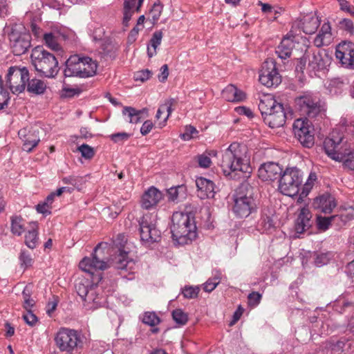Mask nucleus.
<instances>
[{
	"label": "nucleus",
	"instance_id": "nucleus-1",
	"mask_svg": "<svg viewBox=\"0 0 354 354\" xmlns=\"http://www.w3.org/2000/svg\"><path fill=\"white\" fill-rule=\"evenodd\" d=\"M127 239L126 236L119 234L113 241L112 252L113 257L111 261H105L102 257L101 248L106 246V243H100L95 248L91 257H84L79 264L80 269L94 275L97 270H104L109 267H113L117 270L122 271H131L135 266L133 260L128 258V251L125 249Z\"/></svg>",
	"mask_w": 354,
	"mask_h": 354
},
{
	"label": "nucleus",
	"instance_id": "nucleus-2",
	"mask_svg": "<svg viewBox=\"0 0 354 354\" xmlns=\"http://www.w3.org/2000/svg\"><path fill=\"white\" fill-rule=\"evenodd\" d=\"M250 156L248 147L232 142L223 152L220 166L225 176L232 179H245L250 173Z\"/></svg>",
	"mask_w": 354,
	"mask_h": 354
},
{
	"label": "nucleus",
	"instance_id": "nucleus-3",
	"mask_svg": "<svg viewBox=\"0 0 354 354\" xmlns=\"http://www.w3.org/2000/svg\"><path fill=\"white\" fill-rule=\"evenodd\" d=\"M344 129L347 133H352L354 131V120L347 117L341 118L336 128L330 133L324 142V149L327 155L335 160H342L343 153L342 144L344 139V135L342 132Z\"/></svg>",
	"mask_w": 354,
	"mask_h": 354
},
{
	"label": "nucleus",
	"instance_id": "nucleus-4",
	"mask_svg": "<svg viewBox=\"0 0 354 354\" xmlns=\"http://www.w3.org/2000/svg\"><path fill=\"white\" fill-rule=\"evenodd\" d=\"M171 232L174 240L186 243L196 237V227L189 214L176 212L171 217Z\"/></svg>",
	"mask_w": 354,
	"mask_h": 354
},
{
	"label": "nucleus",
	"instance_id": "nucleus-5",
	"mask_svg": "<svg viewBox=\"0 0 354 354\" xmlns=\"http://www.w3.org/2000/svg\"><path fill=\"white\" fill-rule=\"evenodd\" d=\"M97 64L91 57L77 54L71 55L66 62L65 77H88L93 76Z\"/></svg>",
	"mask_w": 354,
	"mask_h": 354
},
{
	"label": "nucleus",
	"instance_id": "nucleus-6",
	"mask_svg": "<svg viewBox=\"0 0 354 354\" xmlns=\"http://www.w3.org/2000/svg\"><path fill=\"white\" fill-rule=\"evenodd\" d=\"M35 70L46 77H54L59 71L58 61L55 55L42 46L34 48L30 55Z\"/></svg>",
	"mask_w": 354,
	"mask_h": 354
},
{
	"label": "nucleus",
	"instance_id": "nucleus-7",
	"mask_svg": "<svg viewBox=\"0 0 354 354\" xmlns=\"http://www.w3.org/2000/svg\"><path fill=\"white\" fill-rule=\"evenodd\" d=\"M75 290L84 305L89 308H96L102 303L101 289L97 283L88 279H79L75 283Z\"/></svg>",
	"mask_w": 354,
	"mask_h": 354
},
{
	"label": "nucleus",
	"instance_id": "nucleus-8",
	"mask_svg": "<svg viewBox=\"0 0 354 354\" xmlns=\"http://www.w3.org/2000/svg\"><path fill=\"white\" fill-rule=\"evenodd\" d=\"M304 173L297 167H288L279 179L280 192L288 196H296L303 183Z\"/></svg>",
	"mask_w": 354,
	"mask_h": 354
},
{
	"label": "nucleus",
	"instance_id": "nucleus-9",
	"mask_svg": "<svg viewBox=\"0 0 354 354\" xmlns=\"http://www.w3.org/2000/svg\"><path fill=\"white\" fill-rule=\"evenodd\" d=\"M8 39L13 53L17 56L26 53L31 46V36L21 24L11 26Z\"/></svg>",
	"mask_w": 354,
	"mask_h": 354
},
{
	"label": "nucleus",
	"instance_id": "nucleus-10",
	"mask_svg": "<svg viewBox=\"0 0 354 354\" xmlns=\"http://www.w3.org/2000/svg\"><path fill=\"white\" fill-rule=\"evenodd\" d=\"M56 346L62 352L72 353L82 345V339L77 330L61 328L55 335Z\"/></svg>",
	"mask_w": 354,
	"mask_h": 354
},
{
	"label": "nucleus",
	"instance_id": "nucleus-11",
	"mask_svg": "<svg viewBox=\"0 0 354 354\" xmlns=\"http://www.w3.org/2000/svg\"><path fill=\"white\" fill-rule=\"evenodd\" d=\"M246 185H242L236 192L234 196V205L232 210L235 215L239 218H246L253 212L256 211L257 205L251 194L243 193Z\"/></svg>",
	"mask_w": 354,
	"mask_h": 354
},
{
	"label": "nucleus",
	"instance_id": "nucleus-12",
	"mask_svg": "<svg viewBox=\"0 0 354 354\" xmlns=\"http://www.w3.org/2000/svg\"><path fill=\"white\" fill-rule=\"evenodd\" d=\"M140 240L142 242L152 243L160 240L161 232L156 227V216L146 214L139 220Z\"/></svg>",
	"mask_w": 354,
	"mask_h": 354
},
{
	"label": "nucleus",
	"instance_id": "nucleus-13",
	"mask_svg": "<svg viewBox=\"0 0 354 354\" xmlns=\"http://www.w3.org/2000/svg\"><path fill=\"white\" fill-rule=\"evenodd\" d=\"M306 63L310 70L319 71L326 69L330 65V58L324 50L308 48L300 60V64L304 66Z\"/></svg>",
	"mask_w": 354,
	"mask_h": 354
},
{
	"label": "nucleus",
	"instance_id": "nucleus-14",
	"mask_svg": "<svg viewBox=\"0 0 354 354\" xmlns=\"http://www.w3.org/2000/svg\"><path fill=\"white\" fill-rule=\"evenodd\" d=\"M29 79V73L26 68L11 66L6 75V84L13 93H20L25 90Z\"/></svg>",
	"mask_w": 354,
	"mask_h": 354
},
{
	"label": "nucleus",
	"instance_id": "nucleus-15",
	"mask_svg": "<svg viewBox=\"0 0 354 354\" xmlns=\"http://www.w3.org/2000/svg\"><path fill=\"white\" fill-rule=\"evenodd\" d=\"M259 80L267 87H275L281 83V77L273 59H268L263 63Z\"/></svg>",
	"mask_w": 354,
	"mask_h": 354
},
{
	"label": "nucleus",
	"instance_id": "nucleus-16",
	"mask_svg": "<svg viewBox=\"0 0 354 354\" xmlns=\"http://www.w3.org/2000/svg\"><path fill=\"white\" fill-rule=\"evenodd\" d=\"M295 137L305 147L310 148L314 145V136L311 122L307 118L297 119L293 123Z\"/></svg>",
	"mask_w": 354,
	"mask_h": 354
},
{
	"label": "nucleus",
	"instance_id": "nucleus-17",
	"mask_svg": "<svg viewBox=\"0 0 354 354\" xmlns=\"http://www.w3.org/2000/svg\"><path fill=\"white\" fill-rule=\"evenodd\" d=\"M295 104L300 114L310 118L317 117L321 112L320 105L310 95H304L297 97L295 99Z\"/></svg>",
	"mask_w": 354,
	"mask_h": 354
},
{
	"label": "nucleus",
	"instance_id": "nucleus-18",
	"mask_svg": "<svg viewBox=\"0 0 354 354\" xmlns=\"http://www.w3.org/2000/svg\"><path fill=\"white\" fill-rule=\"evenodd\" d=\"M288 114L291 115L290 107H285L283 104H279L274 110L263 117V121L271 128L280 127L285 124Z\"/></svg>",
	"mask_w": 354,
	"mask_h": 354
},
{
	"label": "nucleus",
	"instance_id": "nucleus-19",
	"mask_svg": "<svg viewBox=\"0 0 354 354\" xmlns=\"http://www.w3.org/2000/svg\"><path fill=\"white\" fill-rule=\"evenodd\" d=\"M336 58L346 68L354 69V44L342 41L336 47Z\"/></svg>",
	"mask_w": 354,
	"mask_h": 354
},
{
	"label": "nucleus",
	"instance_id": "nucleus-20",
	"mask_svg": "<svg viewBox=\"0 0 354 354\" xmlns=\"http://www.w3.org/2000/svg\"><path fill=\"white\" fill-rule=\"evenodd\" d=\"M43 129L38 125L32 126L28 131L26 129L19 130L18 134L23 141V150L30 152L39 142V133Z\"/></svg>",
	"mask_w": 354,
	"mask_h": 354
},
{
	"label": "nucleus",
	"instance_id": "nucleus-21",
	"mask_svg": "<svg viewBox=\"0 0 354 354\" xmlns=\"http://www.w3.org/2000/svg\"><path fill=\"white\" fill-rule=\"evenodd\" d=\"M282 174V168L279 164L273 162L261 165L258 170L259 177L264 181L274 180L281 178Z\"/></svg>",
	"mask_w": 354,
	"mask_h": 354
},
{
	"label": "nucleus",
	"instance_id": "nucleus-22",
	"mask_svg": "<svg viewBox=\"0 0 354 354\" xmlns=\"http://www.w3.org/2000/svg\"><path fill=\"white\" fill-rule=\"evenodd\" d=\"M313 206L315 209L324 214H330L336 207V202L333 196L324 194L315 199Z\"/></svg>",
	"mask_w": 354,
	"mask_h": 354
},
{
	"label": "nucleus",
	"instance_id": "nucleus-23",
	"mask_svg": "<svg viewBox=\"0 0 354 354\" xmlns=\"http://www.w3.org/2000/svg\"><path fill=\"white\" fill-rule=\"evenodd\" d=\"M196 185L198 188L197 194L201 199L214 198L215 194L214 184L212 181L200 177L196 180Z\"/></svg>",
	"mask_w": 354,
	"mask_h": 354
},
{
	"label": "nucleus",
	"instance_id": "nucleus-24",
	"mask_svg": "<svg viewBox=\"0 0 354 354\" xmlns=\"http://www.w3.org/2000/svg\"><path fill=\"white\" fill-rule=\"evenodd\" d=\"M162 193L156 187H151L142 198V207L149 209L156 206L162 199Z\"/></svg>",
	"mask_w": 354,
	"mask_h": 354
},
{
	"label": "nucleus",
	"instance_id": "nucleus-25",
	"mask_svg": "<svg viewBox=\"0 0 354 354\" xmlns=\"http://www.w3.org/2000/svg\"><path fill=\"white\" fill-rule=\"evenodd\" d=\"M311 213L308 208L303 207L295 221V230L297 233L302 234L311 226Z\"/></svg>",
	"mask_w": 354,
	"mask_h": 354
},
{
	"label": "nucleus",
	"instance_id": "nucleus-26",
	"mask_svg": "<svg viewBox=\"0 0 354 354\" xmlns=\"http://www.w3.org/2000/svg\"><path fill=\"white\" fill-rule=\"evenodd\" d=\"M295 47V36L287 35L283 38L276 49V53L281 59L289 58Z\"/></svg>",
	"mask_w": 354,
	"mask_h": 354
},
{
	"label": "nucleus",
	"instance_id": "nucleus-27",
	"mask_svg": "<svg viewBox=\"0 0 354 354\" xmlns=\"http://www.w3.org/2000/svg\"><path fill=\"white\" fill-rule=\"evenodd\" d=\"M274 210L269 207L263 208L261 211V216L258 222L257 227L263 232H270L274 228V223L272 219Z\"/></svg>",
	"mask_w": 354,
	"mask_h": 354
},
{
	"label": "nucleus",
	"instance_id": "nucleus-28",
	"mask_svg": "<svg viewBox=\"0 0 354 354\" xmlns=\"http://www.w3.org/2000/svg\"><path fill=\"white\" fill-rule=\"evenodd\" d=\"M320 24V21L315 15L309 14L304 16L299 23L298 26L302 29L306 34H313L315 32Z\"/></svg>",
	"mask_w": 354,
	"mask_h": 354
},
{
	"label": "nucleus",
	"instance_id": "nucleus-29",
	"mask_svg": "<svg viewBox=\"0 0 354 354\" xmlns=\"http://www.w3.org/2000/svg\"><path fill=\"white\" fill-rule=\"evenodd\" d=\"M331 28L329 23H324L319 34L315 38L313 43L316 47L327 46L332 41Z\"/></svg>",
	"mask_w": 354,
	"mask_h": 354
},
{
	"label": "nucleus",
	"instance_id": "nucleus-30",
	"mask_svg": "<svg viewBox=\"0 0 354 354\" xmlns=\"http://www.w3.org/2000/svg\"><path fill=\"white\" fill-rule=\"evenodd\" d=\"M223 97L228 102H239L245 98V94L234 85L230 84L222 91Z\"/></svg>",
	"mask_w": 354,
	"mask_h": 354
},
{
	"label": "nucleus",
	"instance_id": "nucleus-31",
	"mask_svg": "<svg viewBox=\"0 0 354 354\" xmlns=\"http://www.w3.org/2000/svg\"><path fill=\"white\" fill-rule=\"evenodd\" d=\"M145 109L137 110L131 106H124L122 110V115L126 122L132 124H137L140 122L142 115Z\"/></svg>",
	"mask_w": 354,
	"mask_h": 354
},
{
	"label": "nucleus",
	"instance_id": "nucleus-32",
	"mask_svg": "<svg viewBox=\"0 0 354 354\" xmlns=\"http://www.w3.org/2000/svg\"><path fill=\"white\" fill-rule=\"evenodd\" d=\"M26 88L28 92L39 95L45 91L46 85L42 80L34 78L27 82Z\"/></svg>",
	"mask_w": 354,
	"mask_h": 354
},
{
	"label": "nucleus",
	"instance_id": "nucleus-33",
	"mask_svg": "<svg viewBox=\"0 0 354 354\" xmlns=\"http://www.w3.org/2000/svg\"><path fill=\"white\" fill-rule=\"evenodd\" d=\"M162 37L163 34L161 30H158L153 33L149 45L147 46V55L149 57H152L156 54V49L161 44Z\"/></svg>",
	"mask_w": 354,
	"mask_h": 354
},
{
	"label": "nucleus",
	"instance_id": "nucleus-34",
	"mask_svg": "<svg viewBox=\"0 0 354 354\" xmlns=\"http://www.w3.org/2000/svg\"><path fill=\"white\" fill-rule=\"evenodd\" d=\"M279 103H277L274 98L269 96H266L260 100L259 104V109L261 111L262 116L263 117L268 113H270L274 110V108H275L277 105H279Z\"/></svg>",
	"mask_w": 354,
	"mask_h": 354
},
{
	"label": "nucleus",
	"instance_id": "nucleus-35",
	"mask_svg": "<svg viewBox=\"0 0 354 354\" xmlns=\"http://www.w3.org/2000/svg\"><path fill=\"white\" fill-rule=\"evenodd\" d=\"M316 180H317L316 174L311 172L309 174L306 182L305 183V184L304 185V186L302 187L301 193L300 194V195L297 199L298 203H301L303 200V198L307 196V195L308 194V193L313 188L314 183L316 181Z\"/></svg>",
	"mask_w": 354,
	"mask_h": 354
},
{
	"label": "nucleus",
	"instance_id": "nucleus-36",
	"mask_svg": "<svg viewBox=\"0 0 354 354\" xmlns=\"http://www.w3.org/2000/svg\"><path fill=\"white\" fill-rule=\"evenodd\" d=\"M44 44L51 50L57 51L61 49L58 43V37L53 32L44 33L43 35Z\"/></svg>",
	"mask_w": 354,
	"mask_h": 354
},
{
	"label": "nucleus",
	"instance_id": "nucleus-37",
	"mask_svg": "<svg viewBox=\"0 0 354 354\" xmlns=\"http://www.w3.org/2000/svg\"><path fill=\"white\" fill-rule=\"evenodd\" d=\"M32 292V284L26 285L22 292V297L24 299V307L26 310L30 309L35 305V301L32 298H31Z\"/></svg>",
	"mask_w": 354,
	"mask_h": 354
},
{
	"label": "nucleus",
	"instance_id": "nucleus-38",
	"mask_svg": "<svg viewBox=\"0 0 354 354\" xmlns=\"http://www.w3.org/2000/svg\"><path fill=\"white\" fill-rule=\"evenodd\" d=\"M38 240V232L34 227L25 235V244L30 249H34L37 247Z\"/></svg>",
	"mask_w": 354,
	"mask_h": 354
},
{
	"label": "nucleus",
	"instance_id": "nucleus-39",
	"mask_svg": "<svg viewBox=\"0 0 354 354\" xmlns=\"http://www.w3.org/2000/svg\"><path fill=\"white\" fill-rule=\"evenodd\" d=\"M186 188L184 185L173 187L167 190L168 198L169 201H175L179 197H184Z\"/></svg>",
	"mask_w": 354,
	"mask_h": 354
},
{
	"label": "nucleus",
	"instance_id": "nucleus-40",
	"mask_svg": "<svg viewBox=\"0 0 354 354\" xmlns=\"http://www.w3.org/2000/svg\"><path fill=\"white\" fill-rule=\"evenodd\" d=\"M22 222L21 216H15L11 218V231L14 234L20 236L24 232V227Z\"/></svg>",
	"mask_w": 354,
	"mask_h": 354
},
{
	"label": "nucleus",
	"instance_id": "nucleus-41",
	"mask_svg": "<svg viewBox=\"0 0 354 354\" xmlns=\"http://www.w3.org/2000/svg\"><path fill=\"white\" fill-rule=\"evenodd\" d=\"M172 317L175 322L179 325H185L188 321L187 315L181 309H176L172 312Z\"/></svg>",
	"mask_w": 354,
	"mask_h": 354
},
{
	"label": "nucleus",
	"instance_id": "nucleus-42",
	"mask_svg": "<svg viewBox=\"0 0 354 354\" xmlns=\"http://www.w3.org/2000/svg\"><path fill=\"white\" fill-rule=\"evenodd\" d=\"M221 274L217 273L214 278L209 279L205 283L203 289L205 292H211L220 283Z\"/></svg>",
	"mask_w": 354,
	"mask_h": 354
},
{
	"label": "nucleus",
	"instance_id": "nucleus-43",
	"mask_svg": "<svg viewBox=\"0 0 354 354\" xmlns=\"http://www.w3.org/2000/svg\"><path fill=\"white\" fill-rule=\"evenodd\" d=\"M160 318L156 314L151 312L145 313L142 318L143 323L151 326H156L160 323Z\"/></svg>",
	"mask_w": 354,
	"mask_h": 354
},
{
	"label": "nucleus",
	"instance_id": "nucleus-44",
	"mask_svg": "<svg viewBox=\"0 0 354 354\" xmlns=\"http://www.w3.org/2000/svg\"><path fill=\"white\" fill-rule=\"evenodd\" d=\"M331 257L332 255L330 252L317 254L315 258V264L317 267L326 265L331 259Z\"/></svg>",
	"mask_w": 354,
	"mask_h": 354
},
{
	"label": "nucleus",
	"instance_id": "nucleus-45",
	"mask_svg": "<svg viewBox=\"0 0 354 354\" xmlns=\"http://www.w3.org/2000/svg\"><path fill=\"white\" fill-rule=\"evenodd\" d=\"M196 159L200 167L208 168L212 165L210 154H207V153H203L196 156Z\"/></svg>",
	"mask_w": 354,
	"mask_h": 354
},
{
	"label": "nucleus",
	"instance_id": "nucleus-46",
	"mask_svg": "<svg viewBox=\"0 0 354 354\" xmlns=\"http://www.w3.org/2000/svg\"><path fill=\"white\" fill-rule=\"evenodd\" d=\"M335 216L330 217H323L321 216H317V226L319 230H326L331 225L332 221L334 219Z\"/></svg>",
	"mask_w": 354,
	"mask_h": 354
},
{
	"label": "nucleus",
	"instance_id": "nucleus-47",
	"mask_svg": "<svg viewBox=\"0 0 354 354\" xmlns=\"http://www.w3.org/2000/svg\"><path fill=\"white\" fill-rule=\"evenodd\" d=\"M77 150L81 153L82 156L86 159L92 158L95 154L93 148L86 144L78 147Z\"/></svg>",
	"mask_w": 354,
	"mask_h": 354
},
{
	"label": "nucleus",
	"instance_id": "nucleus-48",
	"mask_svg": "<svg viewBox=\"0 0 354 354\" xmlns=\"http://www.w3.org/2000/svg\"><path fill=\"white\" fill-rule=\"evenodd\" d=\"M9 99V93L3 88L1 77L0 76V110L7 106Z\"/></svg>",
	"mask_w": 354,
	"mask_h": 354
},
{
	"label": "nucleus",
	"instance_id": "nucleus-49",
	"mask_svg": "<svg viewBox=\"0 0 354 354\" xmlns=\"http://www.w3.org/2000/svg\"><path fill=\"white\" fill-rule=\"evenodd\" d=\"M21 266L27 268L32 266V259L29 253L22 250L19 255Z\"/></svg>",
	"mask_w": 354,
	"mask_h": 354
},
{
	"label": "nucleus",
	"instance_id": "nucleus-50",
	"mask_svg": "<svg viewBox=\"0 0 354 354\" xmlns=\"http://www.w3.org/2000/svg\"><path fill=\"white\" fill-rule=\"evenodd\" d=\"M199 288L198 287H185L183 290V296L185 298L187 299H194L198 297V292H199Z\"/></svg>",
	"mask_w": 354,
	"mask_h": 354
},
{
	"label": "nucleus",
	"instance_id": "nucleus-51",
	"mask_svg": "<svg viewBox=\"0 0 354 354\" xmlns=\"http://www.w3.org/2000/svg\"><path fill=\"white\" fill-rule=\"evenodd\" d=\"M262 295L258 292H252L248 296V304L250 306H257L261 300Z\"/></svg>",
	"mask_w": 354,
	"mask_h": 354
},
{
	"label": "nucleus",
	"instance_id": "nucleus-52",
	"mask_svg": "<svg viewBox=\"0 0 354 354\" xmlns=\"http://www.w3.org/2000/svg\"><path fill=\"white\" fill-rule=\"evenodd\" d=\"M198 134V131L193 126H186L185 132L181 135V138L184 140H189L194 138Z\"/></svg>",
	"mask_w": 354,
	"mask_h": 354
},
{
	"label": "nucleus",
	"instance_id": "nucleus-53",
	"mask_svg": "<svg viewBox=\"0 0 354 354\" xmlns=\"http://www.w3.org/2000/svg\"><path fill=\"white\" fill-rule=\"evenodd\" d=\"M23 319L30 326H35L38 322L37 316L33 314L30 309L27 310V313L23 315Z\"/></svg>",
	"mask_w": 354,
	"mask_h": 354
},
{
	"label": "nucleus",
	"instance_id": "nucleus-54",
	"mask_svg": "<svg viewBox=\"0 0 354 354\" xmlns=\"http://www.w3.org/2000/svg\"><path fill=\"white\" fill-rule=\"evenodd\" d=\"M341 151H343L342 149ZM342 153L343 156H344V153ZM342 160H344V164L346 167L354 171V151L350 152L345 159L344 156H343V159Z\"/></svg>",
	"mask_w": 354,
	"mask_h": 354
},
{
	"label": "nucleus",
	"instance_id": "nucleus-55",
	"mask_svg": "<svg viewBox=\"0 0 354 354\" xmlns=\"http://www.w3.org/2000/svg\"><path fill=\"white\" fill-rule=\"evenodd\" d=\"M339 26L342 29L347 31L349 33H353L354 26L353 23L351 19H344L339 21Z\"/></svg>",
	"mask_w": 354,
	"mask_h": 354
},
{
	"label": "nucleus",
	"instance_id": "nucleus-56",
	"mask_svg": "<svg viewBox=\"0 0 354 354\" xmlns=\"http://www.w3.org/2000/svg\"><path fill=\"white\" fill-rule=\"evenodd\" d=\"M151 72L148 69L138 71L134 75L136 81L145 82L150 78Z\"/></svg>",
	"mask_w": 354,
	"mask_h": 354
},
{
	"label": "nucleus",
	"instance_id": "nucleus-57",
	"mask_svg": "<svg viewBox=\"0 0 354 354\" xmlns=\"http://www.w3.org/2000/svg\"><path fill=\"white\" fill-rule=\"evenodd\" d=\"M162 10V4L158 1L154 3L151 10V14L152 15V18L154 21H156L159 19L161 12Z\"/></svg>",
	"mask_w": 354,
	"mask_h": 354
},
{
	"label": "nucleus",
	"instance_id": "nucleus-58",
	"mask_svg": "<svg viewBox=\"0 0 354 354\" xmlns=\"http://www.w3.org/2000/svg\"><path fill=\"white\" fill-rule=\"evenodd\" d=\"M130 137V135L125 132L116 133L111 136V139L114 142H120L127 140Z\"/></svg>",
	"mask_w": 354,
	"mask_h": 354
},
{
	"label": "nucleus",
	"instance_id": "nucleus-59",
	"mask_svg": "<svg viewBox=\"0 0 354 354\" xmlns=\"http://www.w3.org/2000/svg\"><path fill=\"white\" fill-rule=\"evenodd\" d=\"M52 207L47 204L45 201L39 203L36 206V209L39 213L43 214L44 215L50 214V209Z\"/></svg>",
	"mask_w": 354,
	"mask_h": 354
},
{
	"label": "nucleus",
	"instance_id": "nucleus-60",
	"mask_svg": "<svg viewBox=\"0 0 354 354\" xmlns=\"http://www.w3.org/2000/svg\"><path fill=\"white\" fill-rule=\"evenodd\" d=\"M153 124L151 120H146L140 128V133L142 136L147 135L153 129Z\"/></svg>",
	"mask_w": 354,
	"mask_h": 354
},
{
	"label": "nucleus",
	"instance_id": "nucleus-61",
	"mask_svg": "<svg viewBox=\"0 0 354 354\" xmlns=\"http://www.w3.org/2000/svg\"><path fill=\"white\" fill-rule=\"evenodd\" d=\"M63 91V95L67 97H71L75 95H79L80 93V89L76 88H66L64 87L62 90Z\"/></svg>",
	"mask_w": 354,
	"mask_h": 354
},
{
	"label": "nucleus",
	"instance_id": "nucleus-62",
	"mask_svg": "<svg viewBox=\"0 0 354 354\" xmlns=\"http://www.w3.org/2000/svg\"><path fill=\"white\" fill-rule=\"evenodd\" d=\"M135 10H130L124 9V16H123V20H122V24L124 26L127 27L129 26V21L131 19L132 15H133Z\"/></svg>",
	"mask_w": 354,
	"mask_h": 354
},
{
	"label": "nucleus",
	"instance_id": "nucleus-63",
	"mask_svg": "<svg viewBox=\"0 0 354 354\" xmlns=\"http://www.w3.org/2000/svg\"><path fill=\"white\" fill-rule=\"evenodd\" d=\"M236 111L240 115H246L247 117H248L250 118L253 117V113H252V110L245 106L237 107V108H236Z\"/></svg>",
	"mask_w": 354,
	"mask_h": 354
},
{
	"label": "nucleus",
	"instance_id": "nucleus-64",
	"mask_svg": "<svg viewBox=\"0 0 354 354\" xmlns=\"http://www.w3.org/2000/svg\"><path fill=\"white\" fill-rule=\"evenodd\" d=\"M160 75L158 76L159 80L164 82L168 77L169 68L167 64H164L160 68Z\"/></svg>",
	"mask_w": 354,
	"mask_h": 354
}]
</instances>
